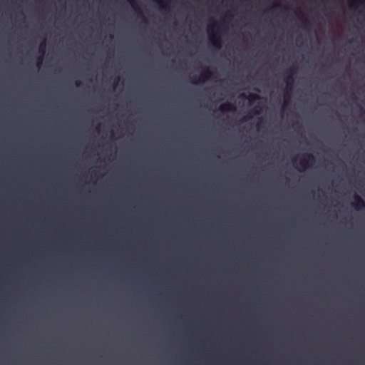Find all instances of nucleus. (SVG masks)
<instances>
[{"label":"nucleus","instance_id":"obj_16","mask_svg":"<svg viewBox=\"0 0 365 365\" xmlns=\"http://www.w3.org/2000/svg\"><path fill=\"white\" fill-rule=\"evenodd\" d=\"M280 5L279 4H275L273 5V8H279Z\"/></svg>","mask_w":365,"mask_h":365},{"label":"nucleus","instance_id":"obj_13","mask_svg":"<svg viewBox=\"0 0 365 365\" xmlns=\"http://www.w3.org/2000/svg\"><path fill=\"white\" fill-rule=\"evenodd\" d=\"M250 98L252 101L257 100L259 98V96L257 94H250Z\"/></svg>","mask_w":365,"mask_h":365},{"label":"nucleus","instance_id":"obj_4","mask_svg":"<svg viewBox=\"0 0 365 365\" xmlns=\"http://www.w3.org/2000/svg\"><path fill=\"white\" fill-rule=\"evenodd\" d=\"M351 205L357 211L365 209L364 200L356 194H355L353 197V202H351Z\"/></svg>","mask_w":365,"mask_h":365},{"label":"nucleus","instance_id":"obj_2","mask_svg":"<svg viewBox=\"0 0 365 365\" xmlns=\"http://www.w3.org/2000/svg\"><path fill=\"white\" fill-rule=\"evenodd\" d=\"M218 27V24L215 21L210 24L207 26V34L210 43L215 48H220L221 47L220 37L216 32Z\"/></svg>","mask_w":365,"mask_h":365},{"label":"nucleus","instance_id":"obj_19","mask_svg":"<svg viewBox=\"0 0 365 365\" xmlns=\"http://www.w3.org/2000/svg\"><path fill=\"white\" fill-rule=\"evenodd\" d=\"M130 230H131V231H133L134 230H133V229H131Z\"/></svg>","mask_w":365,"mask_h":365},{"label":"nucleus","instance_id":"obj_8","mask_svg":"<svg viewBox=\"0 0 365 365\" xmlns=\"http://www.w3.org/2000/svg\"><path fill=\"white\" fill-rule=\"evenodd\" d=\"M130 5V6L137 12H140V7L138 6V5L136 3V1L135 0H125Z\"/></svg>","mask_w":365,"mask_h":365},{"label":"nucleus","instance_id":"obj_3","mask_svg":"<svg viewBox=\"0 0 365 365\" xmlns=\"http://www.w3.org/2000/svg\"><path fill=\"white\" fill-rule=\"evenodd\" d=\"M212 76V71L209 68H203L199 76H192L190 77V82L194 85L203 83L210 80Z\"/></svg>","mask_w":365,"mask_h":365},{"label":"nucleus","instance_id":"obj_20","mask_svg":"<svg viewBox=\"0 0 365 365\" xmlns=\"http://www.w3.org/2000/svg\"><path fill=\"white\" fill-rule=\"evenodd\" d=\"M210 230H211V231H213L214 230H213V229H211Z\"/></svg>","mask_w":365,"mask_h":365},{"label":"nucleus","instance_id":"obj_6","mask_svg":"<svg viewBox=\"0 0 365 365\" xmlns=\"http://www.w3.org/2000/svg\"><path fill=\"white\" fill-rule=\"evenodd\" d=\"M364 3V0H348V6L350 9H356L359 5Z\"/></svg>","mask_w":365,"mask_h":365},{"label":"nucleus","instance_id":"obj_17","mask_svg":"<svg viewBox=\"0 0 365 365\" xmlns=\"http://www.w3.org/2000/svg\"><path fill=\"white\" fill-rule=\"evenodd\" d=\"M80 84H81V81H76V86H80Z\"/></svg>","mask_w":365,"mask_h":365},{"label":"nucleus","instance_id":"obj_9","mask_svg":"<svg viewBox=\"0 0 365 365\" xmlns=\"http://www.w3.org/2000/svg\"><path fill=\"white\" fill-rule=\"evenodd\" d=\"M284 81L287 87L289 86H292L294 81L293 76L292 75L286 76L284 78Z\"/></svg>","mask_w":365,"mask_h":365},{"label":"nucleus","instance_id":"obj_5","mask_svg":"<svg viewBox=\"0 0 365 365\" xmlns=\"http://www.w3.org/2000/svg\"><path fill=\"white\" fill-rule=\"evenodd\" d=\"M218 110L221 113H225V112L234 113L236 111L237 108L234 104L227 102V103H222L219 106Z\"/></svg>","mask_w":365,"mask_h":365},{"label":"nucleus","instance_id":"obj_11","mask_svg":"<svg viewBox=\"0 0 365 365\" xmlns=\"http://www.w3.org/2000/svg\"><path fill=\"white\" fill-rule=\"evenodd\" d=\"M252 112L255 115H259L261 113V108L259 107L255 106L252 108Z\"/></svg>","mask_w":365,"mask_h":365},{"label":"nucleus","instance_id":"obj_7","mask_svg":"<svg viewBox=\"0 0 365 365\" xmlns=\"http://www.w3.org/2000/svg\"><path fill=\"white\" fill-rule=\"evenodd\" d=\"M46 50V41L43 39L39 44L38 48V51L39 54L42 56H44Z\"/></svg>","mask_w":365,"mask_h":365},{"label":"nucleus","instance_id":"obj_10","mask_svg":"<svg viewBox=\"0 0 365 365\" xmlns=\"http://www.w3.org/2000/svg\"><path fill=\"white\" fill-rule=\"evenodd\" d=\"M160 9H165L167 7L166 2L164 0H155Z\"/></svg>","mask_w":365,"mask_h":365},{"label":"nucleus","instance_id":"obj_12","mask_svg":"<svg viewBox=\"0 0 365 365\" xmlns=\"http://www.w3.org/2000/svg\"><path fill=\"white\" fill-rule=\"evenodd\" d=\"M43 56H41V55L38 57L36 64H37V66H38V68H40V66H41L42 62H43Z\"/></svg>","mask_w":365,"mask_h":365},{"label":"nucleus","instance_id":"obj_14","mask_svg":"<svg viewBox=\"0 0 365 365\" xmlns=\"http://www.w3.org/2000/svg\"><path fill=\"white\" fill-rule=\"evenodd\" d=\"M250 118H251V117H250V116H249V115H246V116H245V117L242 119V122H245V121H247V120H250Z\"/></svg>","mask_w":365,"mask_h":365},{"label":"nucleus","instance_id":"obj_1","mask_svg":"<svg viewBox=\"0 0 365 365\" xmlns=\"http://www.w3.org/2000/svg\"><path fill=\"white\" fill-rule=\"evenodd\" d=\"M314 163V156L310 153L299 154L292 159L294 168L300 173L304 172L312 167Z\"/></svg>","mask_w":365,"mask_h":365},{"label":"nucleus","instance_id":"obj_18","mask_svg":"<svg viewBox=\"0 0 365 365\" xmlns=\"http://www.w3.org/2000/svg\"><path fill=\"white\" fill-rule=\"evenodd\" d=\"M74 230H75V231H77L78 230H77V229H75Z\"/></svg>","mask_w":365,"mask_h":365},{"label":"nucleus","instance_id":"obj_15","mask_svg":"<svg viewBox=\"0 0 365 365\" xmlns=\"http://www.w3.org/2000/svg\"><path fill=\"white\" fill-rule=\"evenodd\" d=\"M299 16H300V17L302 18V19H303L304 21H307L306 18L304 17V16L303 14H302V13L300 11H299Z\"/></svg>","mask_w":365,"mask_h":365}]
</instances>
